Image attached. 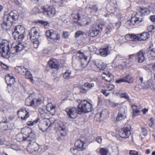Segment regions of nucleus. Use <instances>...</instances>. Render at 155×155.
<instances>
[{
    "label": "nucleus",
    "mask_w": 155,
    "mask_h": 155,
    "mask_svg": "<svg viewBox=\"0 0 155 155\" xmlns=\"http://www.w3.org/2000/svg\"><path fill=\"white\" fill-rule=\"evenodd\" d=\"M25 35V33L21 34H16L15 37H13L17 41L12 44L13 47L12 48V53L17 54L27 46L26 44L20 42L24 39Z\"/></svg>",
    "instance_id": "nucleus-1"
},
{
    "label": "nucleus",
    "mask_w": 155,
    "mask_h": 155,
    "mask_svg": "<svg viewBox=\"0 0 155 155\" xmlns=\"http://www.w3.org/2000/svg\"><path fill=\"white\" fill-rule=\"evenodd\" d=\"M19 14L18 12L16 10L12 11L9 13H5L4 16V22L2 26H6V29H8V24L9 23L15 22L18 20Z\"/></svg>",
    "instance_id": "nucleus-2"
},
{
    "label": "nucleus",
    "mask_w": 155,
    "mask_h": 155,
    "mask_svg": "<svg viewBox=\"0 0 155 155\" xmlns=\"http://www.w3.org/2000/svg\"><path fill=\"white\" fill-rule=\"evenodd\" d=\"M11 51L9 52V46L8 42L7 41H3L0 44V54L4 58H8L11 56V55L16 54L12 53V48Z\"/></svg>",
    "instance_id": "nucleus-3"
},
{
    "label": "nucleus",
    "mask_w": 155,
    "mask_h": 155,
    "mask_svg": "<svg viewBox=\"0 0 155 155\" xmlns=\"http://www.w3.org/2000/svg\"><path fill=\"white\" fill-rule=\"evenodd\" d=\"M92 105L87 101L84 100L80 102L78 106V113L81 114L82 113H87L92 110Z\"/></svg>",
    "instance_id": "nucleus-4"
},
{
    "label": "nucleus",
    "mask_w": 155,
    "mask_h": 155,
    "mask_svg": "<svg viewBox=\"0 0 155 155\" xmlns=\"http://www.w3.org/2000/svg\"><path fill=\"white\" fill-rule=\"evenodd\" d=\"M42 102V100L41 98L33 99L31 96H29L26 99L25 104L37 108Z\"/></svg>",
    "instance_id": "nucleus-5"
},
{
    "label": "nucleus",
    "mask_w": 155,
    "mask_h": 155,
    "mask_svg": "<svg viewBox=\"0 0 155 155\" xmlns=\"http://www.w3.org/2000/svg\"><path fill=\"white\" fill-rule=\"evenodd\" d=\"M43 14L47 17L53 16L55 14V8L52 6H44L41 7Z\"/></svg>",
    "instance_id": "nucleus-6"
},
{
    "label": "nucleus",
    "mask_w": 155,
    "mask_h": 155,
    "mask_svg": "<svg viewBox=\"0 0 155 155\" xmlns=\"http://www.w3.org/2000/svg\"><path fill=\"white\" fill-rule=\"evenodd\" d=\"M51 119H45L43 121L40 122L39 124V127L40 130L43 132L46 131L53 124L51 122Z\"/></svg>",
    "instance_id": "nucleus-7"
},
{
    "label": "nucleus",
    "mask_w": 155,
    "mask_h": 155,
    "mask_svg": "<svg viewBox=\"0 0 155 155\" xmlns=\"http://www.w3.org/2000/svg\"><path fill=\"white\" fill-rule=\"evenodd\" d=\"M130 128V126L128 125L120 130L118 133L119 136L122 138H128L131 134Z\"/></svg>",
    "instance_id": "nucleus-8"
},
{
    "label": "nucleus",
    "mask_w": 155,
    "mask_h": 155,
    "mask_svg": "<svg viewBox=\"0 0 155 155\" xmlns=\"http://www.w3.org/2000/svg\"><path fill=\"white\" fill-rule=\"evenodd\" d=\"M47 38L53 41H55L60 38V35L57 32L53 30H48L45 33Z\"/></svg>",
    "instance_id": "nucleus-9"
},
{
    "label": "nucleus",
    "mask_w": 155,
    "mask_h": 155,
    "mask_svg": "<svg viewBox=\"0 0 155 155\" xmlns=\"http://www.w3.org/2000/svg\"><path fill=\"white\" fill-rule=\"evenodd\" d=\"M142 19L141 16L137 13L131 17L130 20L128 21L127 23L130 26L135 25L142 21Z\"/></svg>",
    "instance_id": "nucleus-10"
},
{
    "label": "nucleus",
    "mask_w": 155,
    "mask_h": 155,
    "mask_svg": "<svg viewBox=\"0 0 155 155\" xmlns=\"http://www.w3.org/2000/svg\"><path fill=\"white\" fill-rule=\"evenodd\" d=\"M68 117L71 119L75 118L77 116L78 110L74 107H68L65 110Z\"/></svg>",
    "instance_id": "nucleus-11"
},
{
    "label": "nucleus",
    "mask_w": 155,
    "mask_h": 155,
    "mask_svg": "<svg viewBox=\"0 0 155 155\" xmlns=\"http://www.w3.org/2000/svg\"><path fill=\"white\" fill-rule=\"evenodd\" d=\"M127 109L126 107L124 106L120 108L118 114L116 118V121L118 122L125 119L126 117Z\"/></svg>",
    "instance_id": "nucleus-12"
},
{
    "label": "nucleus",
    "mask_w": 155,
    "mask_h": 155,
    "mask_svg": "<svg viewBox=\"0 0 155 155\" xmlns=\"http://www.w3.org/2000/svg\"><path fill=\"white\" fill-rule=\"evenodd\" d=\"M39 29L38 27L31 28L29 32V35L31 39H35V38H39Z\"/></svg>",
    "instance_id": "nucleus-13"
},
{
    "label": "nucleus",
    "mask_w": 155,
    "mask_h": 155,
    "mask_svg": "<svg viewBox=\"0 0 155 155\" xmlns=\"http://www.w3.org/2000/svg\"><path fill=\"white\" fill-rule=\"evenodd\" d=\"M81 20L76 21L78 25L81 26H87L91 24V20L90 18L87 17L82 16Z\"/></svg>",
    "instance_id": "nucleus-14"
},
{
    "label": "nucleus",
    "mask_w": 155,
    "mask_h": 155,
    "mask_svg": "<svg viewBox=\"0 0 155 155\" xmlns=\"http://www.w3.org/2000/svg\"><path fill=\"white\" fill-rule=\"evenodd\" d=\"M39 148V146L36 143L31 142L29 144L27 149L28 151L30 153H32L38 150Z\"/></svg>",
    "instance_id": "nucleus-15"
},
{
    "label": "nucleus",
    "mask_w": 155,
    "mask_h": 155,
    "mask_svg": "<svg viewBox=\"0 0 155 155\" xmlns=\"http://www.w3.org/2000/svg\"><path fill=\"white\" fill-rule=\"evenodd\" d=\"M75 146L76 148L80 151L84 150L86 147L85 145V142L81 139H78L75 143Z\"/></svg>",
    "instance_id": "nucleus-16"
},
{
    "label": "nucleus",
    "mask_w": 155,
    "mask_h": 155,
    "mask_svg": "<svg viewBox=\"0 0 155 155\" xmlns=\"http://www.w3.org/2000/svg\"><path fill=\"white\" fill-rule=\"evenodd\" d=\"M48 64L51 68L58 70L59 69V64L57 60L54 58L50 59Z\"/></svg>",
    "instance_id": "nucleus-17"
},
{
    "label": "nucleus",
    "mask_w": 155,
    "mask_h": 155,
    "mask_svg": "<svg viewBox=\"0 0 155 155\" xmlns=\"http://www.w3.org/2000/svg\"><path fill=\"white\" fill-rule=\"evenodd\" d=\"M25 30L23 26L21 25H18L15 27L14 31L12 33L13 37H15L16 34H23L25 33Z\"/></svg>",
    "instance_id": "nucleus-18"
},
{
    "label": "nucleus",
    "mask_w": 155,
    "mask_h": 155,
    "mask_svg": "<svg viewBox=\"0 0 155 155\" xmlns=\"http://www.w3.org/2000/svg\"><path fill=\"white\" fill-rule=\"evenodd\" d=\"M102 78L106 81L110 82L114 79L113 76L110 73L107 72H103L101 75Z\"/></svg>",
    "instance_id": "nucleus-19"
},
{
    "label": "nucleus",
    "mask_w": 155,
    "mask_h": 155,
    "mask_svg": "<svg viewBox=\"0 0 155 155\" xmlns=\"http://www.w3.org/2000/svg\"><path fill=\"white\" fill-rule=\"evenodd\" d=\"M17 113L19 115H22L23 114H25V115L24 117L22 116H21V119L22 120H25L29 116V113L27 112L25 108L21 109L18 111Z\"/></svg>",
    "instance_id": "nucleus-20"
},
{
    "label": "nucleus",
    "mask_w": 155,
    "mask_h": 155,
    "mask_svg": "<svg viewBox=\"0 0 155 155\" xmlns=\"http://www.w3.org/2000/svg\"><path fill=\"white\" fill-rule=\"evenodd\" d=\"M116 82L117 83L126 82L129 83H131L133 82V79L130 75H128L122 79L116 80Z\"/></svg>",
    "instance_id": "nucleus-21"
},
{
    "label": "nucleus",
    "mask_w": 155,
    "mask_h": 155,
    "mask_svg": "<svg viewBox=\"0 0 155 155\" xmlns=\"http://www.w3.org/2000/svg\"><path fill=\"white\" fill-rule=\"evenodd\" d=\"M28 70V69L25 68V67L23 66H17L15 68V71L22 75H24Z\"/></svg>",
    "instance_id": "nucleus-22"
},
{
    "label": "nucleus",
    "mask_w": 155,
    "mask_h": 155,
    "mask_svg": "<svg viewBox=\"0 0 155 155\" xmlns=\"http://www.w3.org/2000/svg\"><path fill=\"white\" fill-rule=\"evenodd\" d=\"M136 59L139 63H142L144 61L145 57L144 53L142 51H139L136 54Z\"/></svg>",
    "instance_id": "nucleus-23"
},
{
    "label": "nucleus",
    "mask_w": 155,
    "mask_h": 155,
    "mask_svg": "<svg viewBox=\"0 0 155 155\" xmlns=\"http://www.w3.org/2000/svg\"><path fill=\"white\" fill-rule=\"evenodd\" d=\"M95 64L97 66L98 68L100 70H104L106 66L105 64L100 60H97L95 63Z\"/></svg>",
    "instance_id": "nucleus-24"
},
{
    "label": "nucleus",
    "mask_w": 155,
    "mask_h": 155,
    "mask_svg": "<svg viewBox=\"0 0 155 155\" xmlns=\"http://www.w3.org/2000/svg\"><path fill=\"white\" fill-rule=\"evenodd\" d=\"M58 130L59 131L60 134L61 136L64 137L67 135V130L65 126L63 124L59 125Z\"/></svg>",
    "instance_id": "nucleus-25"
},
{
    "label": "nucleus",
    "mask_w": 155,
    "mask_h": 155,
    "mask_svg": "<svg viewBox=\"0 0 155 155\" xmlns=\"http://www.w3.org/2000/svg\"><path fill=\"white\" fill-rule=\"evenodd\" d=\"M46 110L52 115L55 113V107L51 103H48L47 105Z\"/></svg>",
    "instance_id": "nucleus-26"
},
{
    "label": "nucleus",
    "mask_w": 155,
    "mask_h": 155,
    "mask_svg": "<svg viewBox=\"0 0 155 155\" xmlns=\"http://www.w3.org/2000/svg\"><path fill=\"white\" fill-rule=\"evenodd\" d=\"M6 81L10 84H12L15 82V80L14 77L10 74H8L5 76Z\"/></svg>",
    "instance_id": "nucleus-27"
},
{
    "label": "nucleus",
    "mask_w": 155,
    "mask_h": 155,
    "mask_svg": "<svg viewBox=\"0 0 155 155\" xmlns=\"http://www.w3.org/2000/svg\"><path fill=\"white\" fill-rule=\"evenodd\" d=\"M151 10V9L150 7L149 8L141 7L140 8L139 11L140 13H141V15H147L150 13Z\"/></svg>",
    "instance_id": "nucleus-28"
},
{
    "label": "nucleus",
    "mask_w": 155,
    "mask_h": 155,
    "mask_svg": "<svg viewBox=\"0 0 155 155\" xmlns=\"http://www.w3.org/2000/svg\"><path fill=\"white\" fill-rule=\"evenodd\" d=\"M99 30L97 28H95L94 26L91 28L90 30V35L92 37L96 36L99 33Z\"/></svg>",
    "instance_id": "nucleus-29"
},
{
    "label": "nucleus",
    "mask_w": 155,
    "mask_h": 155,
    "mask_svg": "<svg viewBox=\"0 0 155 155\" xmlns=\"http://www.w3.org/2000/svg\"><path fill=\"white\" fill-rule=\"evenodd\" d=\"M63 78L67 80L71 79L73 78L71 74V71L68 70L66 71L63 74Z\"/></svg>",
    "instance_id": "nucleus-30"
},
{
    "label": "nucleus",
    "mask_w": 155,
    "mask_h": 155,
    "mask_svg": "<svg viewBox=\"0 0 155 155\" xmlns=\"http://www.w3.org/2000/svg\"><path fill=\"white\" fill-rule=\"evenodd\" d=\"M99 51L100 55L102 56H106L110 53L108 51V47L101 49Z\"/></svg>",
    "instance_id": "nucleus-31"
},
{
    "label": "nucleus",
    "mask_w": 155,
    "mask_h": 155,
    "mask_svg": "<svg viewBox=\"0 0 155 155\" xmlns=\"http://www.w3.org/2000/svg\"><path fill=\"white\" fill-rule=\"evenodd\" d=\"M150 37L149 34L147 32H144L140 34V41L146 40Z\"/></svg>",
    "instance_id": "nucleus-32"
},
{
    "label": "nucleus",
    "mask_w": 155,
    "mask_h": 155,
    "mask_svg": "<svg viewBox=\"0 0 155 155\" xmlns=\"http://www.w3.org/2000/svg\"><path fill=\"white\" fill-rule=\"evenodd\" d=\"M82 12L81 11H79L76 15H74L73 16L74 19H76L77 21L80 20L81 19V18L83 16Z\"/></svg>",
    "instance_id": "nucleus-33"
},
{
    "label": "nucleus",
    "mask_w": 155,
    "mask_h": 155,
    "mask_svg": "<svg viewBox=\"0 0 155 155\" xmlns=\"http://www.w3.org/2000/svg\"><path fill=\"white\" fill-rule=\"evenodd\" d=\"M35 138V135L32 133H31L27 137H23L24 140H27L28 141H30L33 140Z\"/></svg>",
    "instance_id": "nucleus-34"
},
{
    "label": "nucleus",
    "mask_w": 155,
    "mask_h": 155,
    "mask_svg": "<svg viewBox=\"0 0 155 155\" xmlns=\"http://www.w3.org/2000/svg\"><path fill=\"white\" fill-rule=\"evenodd\" d=\"M89 61V60H87V57H85L81 61V66L83 68L86 67L87 66Z\"/></svg>",
    "instance_id": "nucleus-35"
},
{
    "label": "nucleus",
    "mask_w": 155,
    "mask_h": 155,
    "mask_svg": "<svg viewBox=\"0 0 155 155\" xmlns=\"http://www.w3.org/2000/svg\"><path fill=\"white\" fill-rule=\"evenodd\" d=\"M76 57L79 60H81L84 58L85 57H87L84 54L83 52L80 51H78L77 52Z\"/></svg>",
    "instance_id": "nucleus-36"
},
{
    "label": "nucleus",
    "mask_w": 155,
    "mask_h": 155,
    "mask_svg": "<svg viewBox=\"0 0 155 155\" xmlns=\"http://www.w3.org/2000/svg\"><path fill=\"white\" fill-rule=\"evenodd\" d=\"M108 112L106 109L103 110L100 114V117L101 118H104L107 117L108 115Z\"/></svg>",
    "instance_id": "nucleus-37"
},
{
    "label": "nucleus",
    "mask_w": 155,
    "mask_h": 155,
    "mask_svg": "<svg viewBox=\"0 0 155 155\" xmlns=\"http://www.w3.org/2000/svg\"><path fill=\"white\" fill-rule=\"evenodd\" d=\"M38 39V38H35L34 39H31L33 43L34 47L35 48H37L39 45Z\"/></svg>",
    "instance_id": "nucleus-38"
},
{
    "label": "nucleus",
    "mask_w": 155,
    "mask_h": 155,
    "mask_svg": "<svg viewBox=\"0 0 155 155\" xmlns=\"http://www.w3.org/2000/svg\"><path fill=\"white\" fill-rule=\"evenodd\" d=\"M114 6L115 5L113 4H112V5H111L109 3L107 5V10L109 12H110V11H115L116 10V8Z\"/></svg>",
    "instance_id": "nucleus-39"
},
{
    "label": "nucleus",
    "mask_w": 155,
    "mask_h": 155,
    "mask_svg": "<svg viewBox=\"0 0 155 155\" xmlns=\"http://www.w3.org/2000/svg\"><path fill=\"white\" fill-rule=\"evenodd\" d=\"M84 86L85 87L88 89L87 90L88 91V90L92 89L93 87H94V84L93 83L86 82L84 84Z\"/></svg>",
    "instance_id": "nucleus-40"
},
{
    "label": "nucleus",
    "mask_w": 155,
    "mask_h": 155,
    "mask_svg": "<svg viewBox=\"0 0 155 155\" xmlns=\"http://www.w3.org/2000/svg\"><path fill=\"white\" fill-rule=\"evenodd\" d=\"M132 107L133 108V115L134 116L137 115L139 111L137 109V106L134 105H133Z\"/></svg>",
    "instance_id": "nucleus-41"
},
{
    "label": "nucleus",
    "mask_w": 155,
    "mask_h": 155,
    "mask_svg": "<svg viewBox=\"0 0 155 155\" xmlns=\"http://www.w3.org/2000/svg\"><path fill=\"white\" fill-rule=\"evenodd\" d=\"M100 153L101 155H107L108 150L106 148H101L99 149Z\"/></svg>",
    "instance_id": "nucleus-42"
},
{
    "label": "nucleus",
    "mask_w": 155,
    "mask_h": 155,
    "mask_svg": "<svg viewBox=\"0 0 155 155\" xmlns=\"http://www.w3.org/2000/svg\"><path fill=\"white\" fill-rule=\"evenodd\" d=\"M132 41H140V34H131Z\"/></svg>",
    "instance_id": "nucleus-43"
},
{
    "label": "nucleus",
    "mask_w": 155,
    "mask_h": 155,
    "mask_svg": "<svg viewBox=\"0 0 155 155\" xmlns=\"http://www.w3.org/2000/svg\"><path fill=\"white\" fill-rule=\"evenodd\" d=\"M24 75H25L26 78L30 79L31 81L33 82V79L32 78V75L28 70Z\"/></svg>",
    "instance_id": "nucleus-44"
},
{
    "label": "nucleus",
    "mask_w": 155,
    "mask_h": 155,
    "mask_svg": "<svg viewBox=\"0 0 155 155\" xmlns=\"http://www.w3.org/2000/svg\"><path fill=\"white\" fill-rule=\"evenodd\" d=\"M40 120L39 118H38L33 121H28L27 122V125L28 126H32L35 124L37 123Z\"/></svg>",
    "instance_id": "nucleus-45"
},
{
    "label": "nucleus",
    "mask_w": 155,
    "mask_h": 155,
    "mask_svg": "<svg viewBox=\"0 0 155 155\" xmlns=\"http://www.w3.org/2000/svg\"><path fill=\"white\" fill-rule=\"evenodd\" d=\"M70 150L71 153H72L74 155H79V151L80 150H79L77 149V148H71Z\"/></svg>",
    "instance_id": "nucleus-46"
},
{
    "label": "nucleus",
    "mask_w": 155,
    "mask_h": 155,
    "mask_svg": "<svg viewBox=\"0 0 155 155\" xmlns=\"http://www.w3.org/2000/svg\"><path fill=\"white\" fill-rule=\"evenodd\" d=\"M114 29L113 26L112 24H110L109 25L107 26L106 29V34L109 33Z\"/></svg>",
    "instance_id": "nucleus-47"
},
{
    "label": "nucleus",
    "mask_w": 155,
    "mask_h": 155,
    "mask_svg": "<svg viewBox=\"0 0 155 155\" xmlns=\"http://www.w3.org/2000/svg\"><path fill=\"white\" fill-rule=\"evenodd\" d=\"M153 81L151 79L148 80L145 84V87L146 88H149L152 85Z\"/></svg>",
    "instance_id": "nucleus-48"
},
{
    "label": "nucleus",
    "mask_w": 155,
    "mask_h": 155,
    "mask_svg": "<svg viewBox=\"0 0 155 155\" xmlns=\"http://www.w3.org/2000/svg\"><path fill=\"white\" fill-rule=\"evenodd\" d=\"M51 48L50 47H47L45 48L43 51V54L45 55H46L50 52Z\"/></svg>",
    "instance_id": "nucleus-49"
},
{
    "label": "nucleus",
    "mask_w": 155,
    "mask_h": 155,
    "mask_svg": "<svg viewBox=\"0 0 155 155\" xmlns=\"http://www.w3.org/2000/svg\"><path fill=\"white\" fill-rule=\"evenodd\" d=\"M124 57L120 54L117 55L116 57L114 60V61L115 62H117L119 61H121L124 58Z\"/></svg>",
    "instance_id": "nucleus-50"
},
{
    "label": "nucleus",
    "mask_w": 155,
    "mask_h": 155,
    "mask_svg": "<svg viewBox=\"0 0 155 155\" xmlns=\"http://www.w3.org/2000/svg\"><path fill=\"white\" fill-rule=\"evenodd\" d=\"M84 33L82 31H77L75 34V37L76 38L79 37L81 35H83Z\"/></svg>",
    "instance_id": "nucleus-51"
},
{
    "label": "nucleus",
    "mask_w": 155,
    "mask_h": 155,
    "mask_svg": "<svg viewBox=\"0 0 155 155\" xmlns=\"http://www.w3.org/2000/svg\"><path fill=\"white\" fill-rule=\"evenodd\" d=\"M134 59H136V54H130L129 55L128 60L129 61H131Z\"/></svg>",
    "instance_id": "nucleus-52"
},
{
    "label": "nucleus",
    "mask_w": 155,
    "mask_h": 155,
    "mask_svg": "<svg viewBox=\"0 0 155 155\" xmlns=\"http://www.w3.org/2000/svg\"><path fill=\"white\" fill-rule=\"evenodd\" d=\"M148 53L153 57H155V48H153L148 51Z\"/></svg>",
    "instance_id": "nucleus-53"
},
{
    "label": "nucleus",
    "mask_w": 155,
    "mask_h": 155,
    "mask_svg": "<svg viewBox=\"0 0 155 155\" xmlns=\"http://www.w3.org/2000/svg\"><path fill=\"white\" fill-rule=\"evenodd\" d=\"M39 10L38 8L37 7H35L33 8L31 11L32 14H35L39 13Z\"/></svg>",
    "instance_id": "nucleus-54"
},
{
    "label": "nucleus",
    "mask_w": 155,
    "mask_h": 155,
    "mask_svg": "<svg viewBox=\"0 0 155 155\" xmlns=\"http://www.w3.org/2000/svg\"><path fill=\"white\" fill-rule=\"evenodd\" d=\"M23 137L22 135L18 134L17 135L16 137V140L18 141H21L22 140H24L23 139V137Z\"/></svg>",
    "instance_id": "nucleus-55"
},
{
    "label": "nucleus",
    "mask_w": 155,
    "mask_h": 155,
    "mask_svg": "<svg viewBox=\"0 0 155 155\" xmlns=\"http://www.w3.org/2000/svg\"><path fill=\"white\" fill-rule=\"evenodd\" d=\"M154 29V26L153 25L149 26L147 28V30L149 32H153Z\"/></svg>",
    "instance_id": "nucleus-56"
},
{
    "label": "nucleus",
    "mask_w": 155,
    "mask_h": 155,
    "mask_svg": "<svg viewBox=\"0 0 155 155\" xmlns=\"http://www.w3.org/2000/svg\"><path fill=\"white\" fill-rule=\"evenodd\" d=\"M107 90L105 89H102L101 91V92L103 94L105 95V96H108L110 94L109 92H107Z\"/></svg>",
    "instance_id": "nucleus-57"
},
{
    "label": "nucleus",
    "mask_w": 155,
    "mask_h": 155,
    "mask_svg": "<svg viewBox=\"0 0 155 155\" xmlns=\"http://www.w3.org/2000/svg\"><path fill=\"white\" fill-rule=\"evenodd\" d=\"M125 38L128 41H132L131 34L126 35L125 36Z\"/></svg>",
    "instance_id": "nucleus-58"
},
{
    "label": "nucleus",
    "mask_w": 155,
    "mask_h": 155,
    "mask_svg": "<svg viewBox=\"0 0 155 155\" xmlns=\"http://www.w3.org/2000/svg\"><path fill=\"white\" fill-rule=\"evenodd\" d=\"M104 24H103L104 25ZM103 24H100L99 25H96L94 26L95 28H97L98 30H99V31H100L102 30V25Z\"/></svg>",
    "instance_id": "nucleus-59"
},
{
    "label": "nucleus",
    "mask_w": 155,
    "mask_h": 155,
    "mask_svg": "<svg viewBox=\"0 0 155 155\" xmlns=\"http://www.w3.org/2000/svg\"><path fill=\"white\" fill-rule=\"evenodd\" d=\"M129 154L130 155H139L138 152L134 150H130Z\"/></svg>",
    "instance_id": "nucleus-60"
},
{
    "label": "nucleus",
    "mask_w": 155,
    "mask_h": 155,
    "mask_svg": "<svg viewBox=\"0 0 155 155\" xmlns=\"http://www.w3.org/2000/svg\"><path fill=\"white\" fill-rule=\"evenodd\" d=\"M107 90L110 91L113 90L114 88V86L113 84H110L107 85Z\"/></svg>",
    "instance_id": "nucleus-61"
},
{
    "label": "nucleus",
    "mask_w": 155,
    "mask_h": 155,
    "mask_svg": "<svg viewBox=\"0 0 155 155\" xmlns=\"http://www.w3.org/2000/svg\"><path fill=\"white\" fill-rule=\"evenodd\" d=\"M141 133L144 136H146L147 134V131L146 129L143 128H142Z\"/></svg>",
    "instance_id": "nucleus-62"
},
{
    "label": "nucleus",
    "mask_w": 155,
    "mask_h": 155,
    "mask_svg": "<svg viewBox=\"0 0 155 155\" xmlns=\"http://www.w3.org/2000/svg\"><path fill=\"white\" fill-rule=\"evenodd\" d=\"M102 139L101 136H98L96 138V141L99 143L101 144L102 143Z\"/></svg>",
    "instance_id": "nucleus-63"
},
{
    "label": "nucleus",
    "mask_w": 155,
    "mask_h": 155,
    "mask_svg": "<svg viewBox=\"0 0 155 155\" xmlns=\"http://www.w3.org/2000/svg\"><path fill=\"white\" fill-rule=\"evenodd\" d=\"M120 97H121L124 98L126 99H128L129 97L127 94L126 93L121 94L120 95Z\"/></svg>",
    "instance_id": "nucleus-64"
}]
</instances>
